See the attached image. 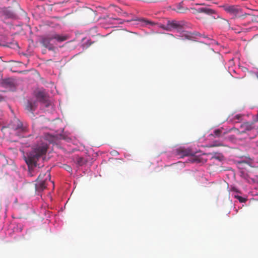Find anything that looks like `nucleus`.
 <instances>
[{"instance_id":"1","label":"nucleus","mask_w":258,"mask_h":258,"mask_svg":"<svg viewBox=\"0 0 258 258\" xmlns=\"http://www.w3.org/2000/svg\"><path fill=\"white\" fill-rule=\"evenodd\" d=\"M47 150L46 145L42 144L34 148L30 152L26 153L24 158L29 169L36 166L37 161L41 156L45 154Z\"/></svg>"},{"instance_id":"2","label":"nucleus","mask_w":258,"mask_h":258,"mask_svg":"<svg viewBox=\"0 0 258 258\" xmlns=\"http://www.w3.org/2000/svg\"><path fill=\"white\" fill-rule=\"evenodd\" d=\"M163 29L167 31L176 30L178 32H184V29L191 28V25L185 21L168 20L166 25L161 26Z\"/></svg>"},{"instance_id":"3","label":"nucleus","mask_w":258,"mask_h":258,"mask_svg":"<svg viewBox=\"0 0 258 258\" xmlns=\"http://www.w3.org/2000/svg\"><path fill=\"white\" fill-rule=\"evenodd\" d=\"M68 38L69 37L67 35H60L55 32H51L43 36L41 43L44 47L48 48L49 50H52L53 46L51 44V42L53 40L58 42H61L68 40Z\"/></svg>"},{"instance_id":"4","label":"nucleus","mask_w":258,"mask_h":258,"mask_svg":"<svg viewBox=\"0 0 258 258\" xmlns=\"http://www.w3.org/2000/svg\"><path fill=\"white\" fill-rule=\"evenodd\" d=\"M47 180H50V174L48 170L45 173H41L38 177L35 184L36 190L41 192L45 189L47 187Z\"/></svg>"},{"instance_id":"5","label":"nucleus","mask_w":258,"mask_h":258,"mask_svg":"<svg viewBox=\"0 0 258 258\" xmlns=\"http://www.w3.org/2000/svg\"><path fill=\"white\" fill-rule=\"evenodd\" d=\"M222 7L227 13L232 15L234 18H244L245 16L249 15V14L243 13L242 9L237 5H226Z\"/></svg>"},{"instance_id":"6","label":"nucleus","mask_w":258,"mask_h":258,"mask_svg":"<svg viewBox=\"0 0 258 258\" xmlns=\"http://www.w3.org/2000/svg\"><path fill=\"white\" fill-rule=\"evenodd\" d=\"M255 128V125H253V122L246 121L242 123L240 126L241 130L239 132V135L246 133L247 132L251 131Z\"/></svg>"},{"instance_id":"7","label":"nucleus","mask_w":258,"mask_h":258,"mask_svg":"<svg viewBox=\"0 0 258 258\" xmlns=\"http://www.w3.org/2000/svg\"><path fill=\"white\" fill-rule=\"evenodd\" d=\"M178 154L182 157L191 156L192 162L197 161V158L194 156V152L189 149L180 148L178 150Z\"/></svg>"},{"instance_id":"8","label":"nucleus","mask_w":258,"mask_h":258,"mask_svg":"<svg viewBox=\"0 0 258 258\" xmlns=\"http://www.w3.org/2000/svg\"><path fill=\"white\" fill-rule=\"evenodd\" d=\"M10 127L14 130L24 131L22 123L18 118H14L10 124Z\"/></svg>"},{"instance_id":"9","label":"nucleus","mask_w":258,"mask_h":258,"mask_svg":"<svg viewBox=\"0 0 258 258\" xmlns=\"http://www.w3.org/2000/svg\"><path fill=\"white\" fill-rule=\"evenodd\" d=\"M198 13H204L207 15H212L216 13L214 10L209 8V7L200 8L197 10Z\"/></svg>"},{"instance_id":"10","label":"nucleus","mask_w":258,"mask_h":258,"mask_svg":"<svg viewBox=\"0 0 258 258\" xmlns=\"http://www.w3.org/2000/svg\"><path fill=\"white\" fill-rule=\"evenodd\" d=\"M37 106V102L35 100H29L26 106V109L29 111H34Z\"/></svg>"},{"instance_id":"11","label":"nucleus","mask_w":258,"mask_h":258,"mask_svg":"<svg viewBox=\"0 0 258 258\" xmlns=\"http://www.w3.org/2000/svg\"><path fill=\"white\" fill-rule=\"evenodd\" d=\"M37 99L41 102L46 103V106H48L46 94L43 92H38L36 94Z\"/></svg>"},{"instance_id":"12","label":"nucleus","mask_w":258,"mask_h":258,"mask_svg":"<svg viewBox=\"0 0 258 258\" xmlns=\"http://www.w3.org/2000/svg\"><path fill=\"white\" fill-rule=\"evenodd\" d=\"M223 128H221L215 130L214 131L213 134H211L210 135L214 136V137H219L222 134L224 135L227 132L223 133Z\"/></svg>"},{"instance_id":"13","label":"nucleus","mask_w":258,"mask_h":258,"mask_svg":"<svg viewBox=\"0 0 258 258\" xmlns=\"http://www.w3.org/2000/svg\"><path fill=\"white\" fill-rule=\"evenodd\" d=\"M186 9H187L184 8L182 6V5L181 3H179L176 5V8L174 9V10H175L178 13H184Z\"/></svg>"},{"instance_id":"14","label":"nucleus","mask_w":258,"mask_h":258,"mask_svg":"<svg viewBox=\"0 0 258 258\" xmlns=\"http://www.w3.org/2000/svg\"><path fill=\"white\" fill-rule=\"evenodd\" d=\"M3 84L4 85L10 86L12 85L13 82L10 79H7L4 80Z\"/></svg>"},{"instance_id":"15","label":"nucleus","mask_w":258,"mask_h":258,"mask_svg":"<svg viewBox=\"0 0 258 258\" xmlns=\"http://www.w3.org/2000/svg\"><path fill=\"white\" fill-rule=\"evenodd\" d=\"M242 115L241 114H236L235 115L233 119H232V120L234 121L235 120H237L238 121H236V122H239V121L241 120H242Z\"/></svg>"},{"instance_id":"16","label":"nucleus","mask_w":258,"mask_h":258,"mask_svg":"<svg viewBox=\"0 0 258 258\" xmlns=\"http://www.w3.org/2000/svg\"><path fill=\"white\" fill-rule=\"evenodd\" d=\"M77 162L79 165H83L85 163L84 158L81 157L78 158L77 159Z\"/></svg>"},{"instance_id":"17","label":"nucleus","mask_w":258,"mask_h":258,"mask_svg":"<svg viewBox=\"0 0 258 258\" xmlns=\"http://www.w3.org/2000/svg\"><path fill=\"white\" fill-rule=\"evenodd\" d=\"M232 131H234L235 132H236L237 133V134L239 135V132H240L241 131H240L239 129L237 128H235V127H233V128H230L228 132H230Z\"/></svg>"},{"instance_id":"18","label":"nucleus","mask_w":258,"mask_h":258,"mask_svg":"<svg viewBox=\"0 0 258 258\" xmlns=\"http://www.w3.org/2000/svg\"><path fill=\"white\" fill-rule=\"evenodd\" d=\"M257 122H258V112L256 115L253 117L252 121L251 122H253V125H254V123Z\"/></svg>"},{"instance_id":"19","label":"nucleus","mask_w":258,"mask_h":258,"mask_svg":"<svg viewBox=\"0 0 258 258\" xmlns=\"http://www.w3.org/2000/svg\"><path fill=\"white\" fill-rule=\"evenodd\" d=\"M236 197H237V199H238L239 202H241V203L244 202L246 201L244 198H242L241 197L237 196Z\"/></svg>"},{"instance_id":"20","label":"nucleus","mask_w":258,"mask_h":258,"mask_svg":"<svg viewBox=\"0 0 258 258\" xmlns=\"http://www.w3.org/2000/svg\"><path fill=\"white\" fill-rule=\"evenodd\" d=\"M185 36L186 38H188L190 37V33L187 32H186V34H185Z\"/></svg>"},{"instance_id":"21","label":"nucleus","mask_w":258,"mask_h":258,"mask_svg":"<svg viewBox=\"0 0 258 258\" xmlns=\"http://www.w3.org/2000/svg\"><path fill=\"white\" fill-rule=\"evenodd\" d=\"M148 2H150V3H152V2H157L159 1V0H147Z\"/></svg>"},{"instance_id":"22","label":"nucleus","mask_w":258,"mask_h":258,"mask_svg":"<svg viewBox=\"0 0 258 258\" xmlns=\"http://www.w3.org/2000/svg\"><path fill=\"white\" fill-rule=\"evenodd\" d=\"M147 23H149V24H150L151 25H153L154 24V23L153 22H152L147 21Z\"/></svg>"},{"instance_id":"23","label":"nucleus","mask_w":258,"mask_h":258,"mask_svg":"<svg viewBox=\"0 0 258 258\" xmlns=\"http://www.w3.org/2000/svg\"><path fill=\"white\" fill-rule=\"evenodd\" d=\"M255 76L257 77V78L258 79V72L255 73Z\"/></svg>"}]
</instances>
